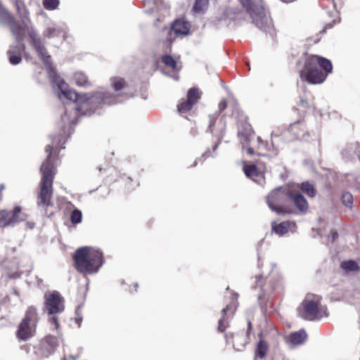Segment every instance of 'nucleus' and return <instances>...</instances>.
Wrapping results in <instances>:
<instances>
[{
    "instance_id": "1",
    "label": "nucleus",
    "mask_w": 360,
    "mask_h": 360,
    "mask_svg": "<svg viewBox=\"0 0 360 360\" xmlns=\"http://www.w3.org/2000/svg\"><path fill=\"white\" fill-rule=\"evenodd\" d=\"M15 6L22 25L16 21L9 11L0 2V22L9 26L10 30L15 37V43L7 51L9 62L11 65L19 64L22 60V55L27 56L25 52L26 46L23 43L24 33L29 36L31 44L39 58L42 60L50 77L53 88L60 100L65 98L77 103L75 111L82 115H90L94 109L101 105H112L117 101H112L110 95L105 92H96L93 94H79L75 91L69 89L64 79H61L52 65L51 56L38 36L29 18V12L22 0H12Z\"/></svg>"
},
{
    "instance_id": "2",
    "label": "nucleus",
    "mask_w": 360,
    "mask_h": 360,
    "mask_svg": "<svg viewBox=\"0 0 360 360\" xmlns=\"http://www.w3.org/2000/svg\"><path fill=\"white\" fill-rule=\"evenodd\" d=\"M66 135H61L56 140L51 137L52 144L47 145L45 151L47 153V158L43 162L40 172L41 174V179L39 184V191L37 196V205L44 214H47V209L53 205V182L56 175V168L51 160V154L53 146L60 147L63 149V145L65 143Z\"/></svg>"
},
{
    "instance_id": "3",
    "label": "nucleus",
    "mask_w": 360,
    "mask_h": 360,
    "mask_svg": "<svg viewBox=\"0 0 360 360\" xmlns=\"http://www.w3.org/2000/svg\"><path fill=\"white\" fill-rule=\"evenodd\" d=\"M297 188L298 186H286L275 188L266 197V203L269 208L278 214H290L294 211L288 206V203L292 202L300 212H307L308 202L301 193L297 192Z\"/></svg>"
},
{
    "instance_id": "4",
    "label": "nucleus",
    "mask_w": 360,
    "mask_h": 360,
    "mask_svg": "<svg viewBox=\"0 0 360 360\" xmlns=\"http://www.w3.org/2000/svg\"><path fill=\"white\" fill-rule=\"evenodd\" d=\"M332 70L333 65L329 60L311 55L307 58L304 69L300 71V77L310 84H321Z\"/></svg>"
},
{
    "instance_id": "5",
    "label": "nucleus",
    "mask_w": 360,
    "mask_h": 360,
    "mask_svg": "<svg viewBox=\"0 0 360 360\" xmlns=\"http://www.w3.org/2000/svg\"><path fill=\"white\" fill-rule=\"evenodd\" d=\"M73 260L76 269L86 274L98 272L103 264L102 252L99 249L87 246L78 248L73 256Z\"/></svg>"
},
{
    "instance_id": "6",
    "label": "nucleus",
    "mask_w": 360,
    "mask_h": 360,
    "mask_svg": "<svg viewBox=\"0 0 360 360\" xmlns=\"http://www.w3.org/2000/svg\"><path fill=\"white\" fill-rule=\"evenodd\" d=\"M259 30L271 32L273 29L272 20L264 8L262 0H239Z\"/></svg>"
},
{
    "instance_id": "7",
    "label": "nucleus",
    "mask_w": 360,
    "mask_h": 360,
    "mask_svg": "<svg viewBox=\"0 0 360 360\" xmlns=\"http://www.w3.org/2000/svg\"><path fill=\"white\" fill-rule=\"evenodd\" d=\"M321 297L307 295L301 306L297 309L299 315L305 320L314 321L328 316L326 308L320 304Z\"/></svg>"
},
{
    "instance_id": "8",
    "label": "nucleus",
    "mask_w": 360,
    "mask_h": 360,
    "mask_svg": "<svg viewBox=\"0 0 360 360\" xmlns=\"http://www.w3.org/2000/svg\"><path fill=\"white\" fill-rule=\"evenodd\" d=\"M44 307L49 316V322L55 325L56 329L59 328L56 315L61 314L64 309V300L57 291L46 293L44 295Z\"/></svg>"
},
{
    "instance_id": "9",
    "label": "nucleus",
    "mask_w": 360,
    "mask_h": 360,
    "mask_svg": "<svg viewBox=\"0 0 360 360\" xmlns=\"http://www.w3.org/2000/svg\"><path fill=\"white\" fill-rule=\"evenodd\" d=\"M39 316L37 309L30 306L27 308L24 319L19 326L17 336L22 340H27L32 337L35 333Z\"/></svg>"
},
{
    "instance_id": "10",
    "label": "nucleus",
    "mask_w": 360,
    "mask_h": 360,
    "mask_svg": "<svg viewBox=\"0 0 360 360\" xmlns=\"http://www.w3.org/2000/svg\"><path fill=\"white\" fill-rule=\"evenodd\" d=\"M238 136L243 149L250 155L255 154V149H260L267 146L263 142L260 137L255 138V134L250 127H245L238 132Z\"/></svg>"
},
{
    "instance_id": "11",
    "label": "nucleus",
    "mask_w": 360,
    "mask_h": 360,
    "mask_svg": "<svg viewBox=\"0 0 360 360\" xmlns=\"http://www.w3.org/2000/svg\"><path fill=\"white\" fill-rule=\"evenodd\" d=\"M271 135L274 136H281L285 141H291L295 139H304L306 135L305 124L302 121H297L291 124L288 129L283 131L281 134L274 131Z\"/></svg>"
},
{
    "instance_id": "12",
    "label": "nucleus",
    "mask_w": 360,
    "mask_h": 360,
    "mask_svg": "<svg viewBox=\"0 0 360 360\" xmlns=\"http://www.w3.org/2000/svg\"><path fill=\"white\" fill-rule=\"evenodd\" d=\"M225 128L226 124L222 119L217 120V115H215L210 116L208 131L218 139L217 143L214 146V149H216L222 139L225 133Z\"/></svg>"
},
{
    "instance_id": "13",
    "label": "nucleus",
    "mask_w": 360,
    "mask_h": 360,
    "mask_svg": "<svg viewBox=\"0 0 360 360\" xmlns=\"http://www.w3.org/2000/svg\"><path fill=\"white\" fill-rule=\"evenodd\" d=\"M58 346V342L56 337L46 336L40 342L38 352L41 356L47 357L55 352Z\"/></svg>"
},
{
    "instance_id": "14",
    "label": "nucleus",
    "mask_w": 360,
    "mask_h": 360,
    "mask_svg": "<svg viewBox=\"0 0 360 360\" xmlns=\"http://www.w3.org/2000/svg\"><path fill=\"white\" fill-rule=\"evenodd\" d=\"M225 340L226 344L232 340L233 348L237 351H242L244 349L248 342V335L243 333H237L236 335L233 333L226 334Z\"/></svg>"
},
{
    "instance_id": "15",
    "label": "nucleus",
    "mask_w": 360,
    "mask_h": 360,
    "mask_svg": "<svg viewBox=\"0 0 360 360\" xmlns=\"http://www.w3.org/2000/svg\"><path fill=\"white\" fill-rule=\"evenodd\" d=\"M271 228L274 233L282 236L289 231L294 232L296 230L297 226L295 223L292 221H283L280 224L272 222Z\"/></svg>"
},
{
    "instance_id": "16",
    "label": "nucleus",
    "mask_w": 360,
    "mask_h": 360,
    "mask_svg": "<svg viewBox=\"0 0 360 360\" xmlns=\"http://www.w3.org/2000/svg\"><path fill=\"white\" fill-rule=\"evenodd\" d=\"M243 171L246 176L258 184H261L264 182L262 174H260L257 167L255 165H245L243 166Z\"/></svg>"
},
{
    "instance_id": "17",
    "label": "nucleus",
    "mask_w": 360,
    "mask_h": 360,
    "mask_svg": "<svg viewBox=\"0 0 360 360\" xmlns=\"http://www.w3.org/2000/svg\"><path fill=\"white\" fill-rule=\"evenodd\" d=\"M190 30V25L183 20H176L172 25V31L176 35H186Z\"/></svg>"
},
{
    "instance_id": "18",
    "label": "nucleus",
    "mask_w": 360,
    "mask_h": 360,
    "mask_svg": "<svg viewBox=\"0 0 360 360\" xmlns=\"http://www.w3.org/2000/svg\"><path fill=\"white\" fill-rule=\"evenodd\" d=\"M27 219V214L21 212L20 207H15L12 213L9 212V220L11 225L22 221Z\"/></svg>"
},
{
    "instance_id": "19",
    "label": "nucleus",
    "mask_w": 360,
    "mask_h": 360,
    "mask_svg": "<svg viewBox=\"0 0 360 360\" xmlns=\"http://www.w3.org/2000/svg\"><path fill=\"white\" fill-rule=\"evenodd\" d=\"M161 60L167 68L172 69L174 72H178L180 70L181 66H179L176 60L173 56L165 54L162 56Z\"/></svg>"
},
{
    "instance_id": "20",
    "label": "nucleus",
    "mask_w": 360,
    "mask_h": 360,
    "mask_svg": "<svg viewBox=\"0 0 360 360\" xmlns=\"http://www.w3.org/2000/svg\"><path fill=\"white\" fill-rule=\"evenodd\" d=\"M65 31L61 27H49L44 32L45 37L51 39L56 37H65Z\"/></svg>"
},
{
    "instance_id": "21",
    "label": "nucleus",
    "mask_w": 360,
    "mask_h": 360,
    "mask_svg": "<svg viewBox=\"0 0 360 360\" xmlns=\"http://www.w3.org/2000/svg\"><path fill=\"white\" fill-rule=\"evenodd\" d=\"M268 350V344L263 340H260L257 343L255 352V360L262 359L265 357Z\"/></svg>"
},
{
    "instance_id": "22",
    "label": "nucleus",
    "mask_w": 360,
    "mask_h": 360,
    "mask_svg": "<svg viewBox=\"0 0 360 360\" xmlns=\"http://www.w3.org/2000/svg\"><path fill=\"white\" fill-rule=\"evenodd\" d=\"M307 336L305 330L301 329L292 333L289 337V340L293 345H301L305 341Z\"/></svg>"
},
{
    "instance_id": "23",
    "label": "nucleus",
    "mask_w": 360,
    "mask_h": 360,
    "mask_svg": "<svg viewBox=\"0 0 360 360\" xmlns=\"http://www.w3.org/2000/svg\"><path fill=\"white\" fill-rule=\"evenodd\" d=\"M291 186H298L297 188V192L300 193V190L302 192L305 193L309 197H314L316 195V190L314 186L310 184L308 181L303 182L300 185L299 184H292Z\"/></svg>"
},
{
    "instance_id": "24",
    "label": "nucleus",
    "mask_w": 360,
    "mask_h": 360,
    "mask_svg": "<svg viewBox=\"0 0 360 360\" xmlns=\"http://www.w3.org/2000/svg\"><path fill=\"white\" fill-rule=\"evenodd\" d=\"M229 309V306L227 305L221 310L222 317L219 319L218 323L217 330L219 332H224L226 328L229 327V322L230 316L226 315V311Z\"/></svg>"
},
{
    "instance_id": "25",
    "label": "nucleus",
    "mask_w": 360,
    "mask_h": 360,
    "mask_svg": "<svg viewBox=\"0 0 360 360\" xmlns=\"http://www.w3.org/2000/svg\"><path fill=\"white\" fill-rule=\"evenodd\" d=\"M209 0H195L193 7V11L195 13H202L207 9Z\"/></svg>"
},
{
    "instance_id": "26",
    "label": "nucleus",
    "mask_w": 360,
    "mask_h": 360,
    "mask_svg": "<svg viewBox=\"0 0 360 360\" xmlns=\"http://www.w3.org/2000/svg\"><path fill=\"white\" fill-rule=\"evenodd\" d=\"M74 79L76 84L80 86H86L89 84L86 75L82 72H76L74 75Z\"/></svg>"
},
{
    "instance_id": "27",
    "label": "nucleus",
    "mask_w": 360,
    "mask_h": 360,
    "mask_svg": "<svg viewBox=\"0 0 360 360\" xmlns=\"http://www.w3.org/2000/svg\"><path fill=\"white\" fill-rule=\"evenodd\" d=\"M341 268L346 272L356 271L359 269L357 263L354 260L342 262L340 264Z\"/></svg>"
},
{
    "instance_id": "28",
    "label": "nucleus",
    "mask_w": 360,
    "mask_h": 360,
    "mask_svg": "<svg viewBox=\"0 0 360 360\" xmlns=\"http://www.w3.org/2000/svg\"><path fill=\"white\" fill-rule=\"evenodd\" d=\"M200 99V92L198 89L193 87L190 89L187 93V101H191L195 104Z\"/></svg>"
},
{
    "instance_id": "29",
    "label": "nucleus",
    "mask_w": 360,
    "mask_h": 360,
    "mask_svg": "<svg viewBox=\"0 0 360 360\" xmlns=\"http://www.w3.org/2000/svg\"><path fill=\"white\" fill-rule=\"evenodd\" d=\"M193 103H191V101H182L178 105V111L181 115L188 112L191 110L193 106Z\"/></svg>"
},
{
    "instance_id": "30",
    "label": "nucleus",
    "mask_w": 360,
    "mask_h": 360,
    "mask_svg": "<svg viewBox=\"0 0 360 360\" xmlns=\"http://www.w3.org/2000/svg\"><path fill=\"white\" fill-rule=\"evenodd\" d=\"M6 226H11L9 212L4 210L0 211V228Z\"/></svg>"
},
{
    "instance_id": "31",
    "label": "nucleus",
    "mask_w": 360,
    "mask_h": 360,
    "mask_svg": "<svg viewBox=\"0 0 360 360\" xmlns=\"http://www.w3.org/2000/svg\"><path fill=\"white\" fill-rule=\"evenodd\" d=\"M59 0H43V6L46 10L53 11L58 8Z\"/></svg>"
},
{
    "instance_id": "32",
    "label": "nucleus",
    "mask_w": 360,
    "mask_h": 360,
    "mask_svg": "<svg viewBox=\"0 0 360 360\" xmlns=\"http://www.w3.org/2000/svg\"><path fill=\"white\" fill-rule=\"evenodd\" d=\"M342 201L345 206L350 207L353 203V197L352 194L348 192H344L342 195Z\"/></svg>"
},
{
    "instance_id": "33",
    "label": "nucleus",
    "mask_w": 360,
    "mask_h": 360,
    "mask_svg": "<svg viewBox=\"0 0 360 360\" xmlns=\"http://www.w3.org/2000/svg\"><path fill=\"white\" fill-rule=\"evenodd\" d=\"M82 212L77 209L74 210L72 212L70 216V221L72 224H79L82 221Z\"/></svg>"
},
{
    "instance_id": "34",
    "label": "nucleus",
    "mask_w": 360,
    "mask_h": 360,
    "mask_svg": "<svg viewBox=\"0 0 360 360\" xmlns=\"http://www.w3.org/2000/svg\"><path fill=\"white\" fill-rule=\"evenodd\" d=\"M125 82L122 78L115 77L112 79V86L115 91H120L125 86Z\"/></svg>"
},
{
    "instance_id": "35",
    "label": "nucleus",
    "mask_w": 360,
    "mask_h": 360,
    "mask_svg": "<svg viewBox=\"0 0 360 360\" xmlns=\"http://www.w3.org/2000/svg\"><path fill=\"white\" fill-rule=\"evenodd\" d=\"M227 103L225 99L221 100L219 103V112H221L226 108Z\"/></svg>"
},
{
    "instance_id": "36",
    "label": "nucleus",
    "mask_w": 360,
    "mask_h": 360,
    "mask_svg": "<svg viewBox=\"0 0 360 360\" xmlns=\"http://www.w3.org/2000/svg\"><path fill=\"white\" fill-rule=\"evenodd\" d=\"M330 235H331V240L332 241H334L338 236V234L336 231H331L330 233Z\"/></svg>"
},
{
    "instance_id": "37",
    "label": "nucleus",
    "mask_w": 360,
    "mask_h": 360,
    "mask_svg": "<svg viewBox=\"0 0 360 360\" xmlns=\"http://www.w3.org/2000/svg\"><path fill=\"white\" fill-rule=\"evenodd\" d=\"M82 321V318H76L75 321L77 323L78 326H80V321Z\"/></svg>"
},
{
    "instance_id": "38",
    "label": "nucleus",
    "mask_w": 360,
    "mask_h": 360,
    "mask_svg": "<svg viewBox=\"0 0 360 360\" xmlns=\"http://www.w3.org/2000/svg\"><path fill=\"white\" fill-rule=\"evenodd\" d=\"M300 103H301L302 105H305V101L303 100V99H301Z\"/></svg>"
},
{
    "instance_id": "39",
    "label": "nucleus",
    "mask_w": 360,
    "mask_h": 360,
    "mask_svg": "<svg viewBox=\"0 0 360 360\" xmlns=\"http://www.w3.org/2000/svg\"><path fill=\"white\" fill-rule=\"evenodd\" d=\"M358 152L360 153V145H356Z\"/></svg>"
},
{
    "instance_id": "40",
    "label": "nucleus",
    "mask_w": 360,
    "mask_h": 360,
    "mask_svg": "<svg viewBox=\"0 0 360 360\" xmlns=\"http://www.w3.org/2000/svg\"><path fill=\"white\" fill-rule=\"evenodd\" d=\"M65 116H66V115L65 114V115H64L63 116H62V117H61V118H62V120H63V122H65Z\"/></svg>"
},
{
    "instance_id": "41",
    "label": "nucleus",
    "mask_w": 360,
    "mask_h": 360,
    "mask_svg": "<svg viewBox=\"0 0 360 360\" xmlns=\"http://www.w3.org/2000/svg\"><path fill=\"white\" fill-rule=\"evenodd\" d=\"M4 184H1V185L0 186V191H1V190H2V189H4Z\"/></svg>"
},
{
    "instance_id": "42",
    "label": "nucleus",
    "mask_w": 360,
    "mask_h": 360,
    "mask_svg": "<svg viewBox=\"0 0 360 360\" xmlns=\"http://www.w3.org/2000/svg\"><path fill=\"white\" fill-rule=\"evenodd\" d=\"M171 44H172V40H171V39H169V41H168V44H169V46H170V45H171Z\"/></svg>"
},
{
    "instance_id": "43",
    "label": "nucleus",
    "mask_w": 360,
    "mask_h": 360,
    "mask_svg": "<svg viewBox=\"0 0 360 360\" xmlns=\"http://www.w3.org/2000/svg\"><path fill=\"white\" fill-rule=\"evenodd\" d=\"M261 278H262V276H257V277H256V278H257V280L260 279Z\"/></svg>"
},
{
    "instance_id": "44",
    "label": "nucleus",
    "mask_w": 360,
    "mask_h": 360,
    "mask_svg": "<svg viewBox=\"0 0 360 360\" xmlns=\"http://www.w3.org/2000/svg\"><path fill=\"white\" fill-rule=\"evenodd\" d=\"M70 357L72 359V360H75L76 359L73 357L72 356H70Z\"/></svg>"
},
{
    "instance_id": "45",
    "label": "nucleus",
    "mask_w": 360,
    "mask_h": 360,
    "mask_svg": "<svg viewBox=\"0 0 360 360\" xmlns=\"http://www.w3.org/2000/svg\"><path fill=\"white\" fill-rule=\"evenodd\" d=\"M197 165V160L195 161L194 162V166Z\"/></svg>"
},
{
    "instance_id": "46",
    "label": "nucleus",
    "mask_w": 360,
    "mask_h": 360,
    "mask_svg": "<svg viewBox=\"0 0 360 360\" xmlns=\"http://www.w3.org/2000/svg\"><path fill=\"white\" fill-rule=\"evenodd\" d=\"M135 288H138V283H136L135 285Z\"/></svg>"
},
{
    "instance_id": "47",
    "label": "nucleus",
    "mask_w": 360,
    "mask_h": 360,
    "mask_svg": "<svg viewBox=\"0 0 360 360\" xmlns=\"http://www.w3.org/2000/svg\"><path fill=\"white\" fill-rule=\"evenodd\" d=\"M248 326H249V327H250V326H251V323L250 321L248 322Z\"/></svg>"
}]
</instances>
